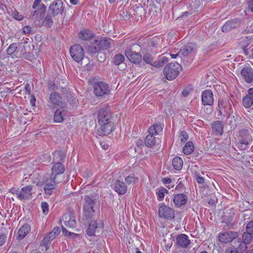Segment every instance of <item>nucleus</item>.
Listing matches in <instances>:
<instances>
[{
  "label": "nucleus",
  "instance_id": "obj_1",
  "mask_svg": "<svg viewBox=\"0 0 253 253\" xmlns=\"http://www.w3.org/2000/svg\"><path fill=\"white\" fill-rule=\"evenodd\" d=\"M65 171L64 165L59 162L55 163L51 169V173L44 182V190L46 196L53 194L57 185L61 183L64 179L63 174Z\"/></svg>",
  "mask_w": 253,
  "mask_h": 253
},
{
  "label": "nucleus",
  "instance_id": "obj_2",
  "mask_svg": "<svg viewBox=\"0 0 253 253\" xmlns=\"http://www.w3.org/2000/svg\"><path fill=\"white\" fill-rule=\"evenodd\" d=\"M111 39L94 40L91 45L88 47L87 51L89 53L93 54L100 50H106L111 46Z\"/></svg>",
  "mask_w": 253,
  "mask_h": 253
},
{
  "label": "nucleus",
  "instance_id": "obj_3",
  "mask_svg": "<svg viewBox=\"0 0 253 253\" xmlns=\"http://www.w3.org/2000/svg\"><path fill=\"white\" fill-rule=\"evenodd\" d=\"M181 68V66L178 63H169L165 67L164 74L167 80H173L178 75Z\"/></svg>",
  "mask_w": 253,
  "mask_h": 253
},
{
  "label": "nucleus",
  "instance_id": "obj_4",
  "mask_svg": "<svg viewBox=\"0 0 253 253\" xmlns=\"http://www.w3.org/2000/svg\"><path fill=\"white\" fill-rule=\"evenodd\" d=\"M218 109L220 116H227V117H229L232 112L231 104L229 100L219 99Z\"/></svg>",
  "mask_w": 253,
  "mask_h": 253
},
{
  "label": "nucleus",
  "instance_id": "obj_5",
  "mask_svg": "<svg viewBox=\"0 0 253 253\" xmlns=\"http://www.w3.org/2000/svg\"><path fill=\"white\" fill-rule=\"evenodd\" d=\"M241 139L237 143L236 146L240 150H243L247 149L248 145L252 141L253 139L249 131L247 130H241L240 131Z\"/></svg>",
  "mask_w": 253,
  "mask_h": 253
},
{
  "label": "nucleus",
  "instance_id": "obj_6",
  "mask_svg": "<svg viewBox=\"0 0 253 253\" xmlns=\"http://www.w3.org/2000/svg\"><path fill=\"white\" fill-rule=\"evenodd\" d=\"M93 92L97 96L103 97L110 93V87L104 82H97L94 84Z\"/></svg>",
  "mask_w": 253,
  "mask_h": 253
},
{
  "label": "nucleus",
  "instance_id": "obj_7",
  "mask_svg": "<svg viewBox=\"0 0 253 253\" xmlns=\"http://www.w3.org/2000/svg\"><path fill=\"white\" fill-rule=\"evenodd\" d=\"M137 45H133L132 47L126 48L125 50V54L127 58L132 63L134 64H139L142 60L141 55L133 50V47Z\"/></svg>",
  "mask_w": 253,
  "mask_h": 253
},
{
  "label": "nucleus",
  "instance_id": "obj_8",
  "mask_svg": "<svg viewBox=\"0 0 253 253\" xmlns=\"http://www.w3.org/2000/svg\"><path fill=\"white\" fill-rule=\"evenodd\" d=\"M159 215L165 219L171 220L175 217V212L173 209L165 205H161L159 209Z\"/></svg>",
  "mask_w": 253,
  "mask_h": 253
},
{
  "label": "nucleus",
  "instance_id": "obj_9",
  "mask_svg": "<svg viewBox=\"0 0 253 253\" xmlns=\"http://www.w3.org/2000/svg\"><path fill=\"white\" fill-rule=\"evenodd\" d=\"M70 53L73 59L77 62H79L84 58V51L80 44H75L71 46Z\"/></svg>",
  "mask_w": 253,
  "mask_h": 253
},
{
  "label": "nucleus",
  "instance_id": "obj_10",
  "mask_svg": "<svg viewBox=\"0 0 253 253\" xmlns=\"http://www.w3.org/2000/svg\"><path fill=\"white\" fill-rule=\"evenodd\" d=\"M49 12L53 16L62 14L64 11L63 2L61 0H54L50 4Z\"/></svg>",
  "mask_w": 253,
  "mask_h": 253
},
{
  "label": "nucleus",
  "instance_id": "obj_11",
  "mask_svg": "<svg viewBox=\"0 0 253 253\" xmlns=\"http://www.w3.org/2000/svg\"><path fill=\"white\" fill-rule=\"evenodd\" d=\"M242 79L248 84L253 83V68L250 65L242 68L240 71Z\"/></svg>",
  "mask_w": 253,
  "mask_h": 253
},
{
  "label": "nucleus",
  "instance_id": "obj_12",
  "mask_svg": "<svg viewBox=\"0 0 253 253\" xmlns=\"http://www.w3.org/2000/svg\"><path fill=\"white\" fill-rule=\"evenodd\" d=\"M239 236L238 232L235 231H228L221 232L218 234V238L220 242L227 244L232 242Z\"/></svg>",
  "mask_w": 253,
  "mask_h": 253
},
{
  "label": "nucleus",
  "instance_id": "obj_13",
  "mask_svg": "<svg viewBox=\"0 0 253 253\" xmlns=\"http://www.w3.org/2000/svg\"><path fill=\"white\" fill-rule=\"evenodd\" d=\"M99 127L97 130V134L100 136L107 135L111 133L115 126L112 122L99 124Z\"/></svg>",
  "mask_w": 253,
  "mask_h": 253
},
{
  "label": "nucleus",
  "instance_id": "obj_14",
  "mask_svg": "<svg viewBox=\"0 0 253 253\" xmlns=\"http://www.w3.org/2000/svg\"><path fill=\"white\" fill-rule=\"evenodd\" d=\"M104 224L102 222L97 221L91 222L86 230V234L89 236H95L96 233H99L103 228Z\"/></svg>",
  "mask_w": 253,
  "mask_h": 253
},
{
  "label": "nucleus",
  "instance_id": "obj_15",
  "mask_svg": "<svg viewBox=\"0 0 253 253\" xmlns=\"http://www.w3.org/2000/svg\"><path fill=\"white\" fill-rule=\"evenodd\" d=\"M62 108L56 109L54 115L53 121L55 123H60L63 121L64 117L67 115L66 105H61Z\"/></svg>",
  "mask_w": 253,
  "mask_h": 253
},
{
  "label": "nucleus",
  "instance_id": "obj_16",
  "mask_svg": "<svg viewBox=\"0 0 253 253\" xmlns=\"http://www.w3.org/2000/svg\"><path fill=\"white\" fill-rule=\"evenodd\" d=\"M202 102L204 105L211 106L213 104L214 99L212 91L206 90L202 93Z\"/></svg>",
  "mask_w": 253,
  "mask_h": 253
},
{
  "label": "nucleus",
  "instance_id": "obj_17",
  "mask_svg": "<svg viewBox=\"0 0 253 253\" xmlns=\"http://www.w3.org/2000/svg\"><path fill=\"white\" fill-rule=\"evenodd\" d=\"M111 115L107 109H101L98 113V123L102 124L104 123L111 122Z\"/></svg>",
  "mask_w": 253,
  "mask_h": 253
},
{
  "label": "nucleus",
  "instance_id": "obj_18",
  "mask_svg": "<svg viewBox=\"0 0 253 253\" xmlns=\"http://www.w3.org/2000/svg\"><path fill=\"white\" fill-rule=\"evenodd\" d=\"M62 219L65 225L67 227L73 228L76 225L75 217L71 212H68L64 214Z\"/></svg>",
  "mask_w": 253,
  "mask_h": 253
},
{
  "label": "nucleus",
  "instance_id": "obj_19",
  "mask_svg": "<svg viewBox=\"0 0 253 253\" xmlns=\"http://www.w3.org/2000/svg\"><path fill=\"white\" fill-rule=\"evenodd\" d=\"M242 104L246 108H250L253 105V87L248 90L247 93L242 99Z\"/></svg>",
  "mask_w": 253,
  "mask_h": 253
},
{
  "label": "nucleus",
  "instance_id": "obj_20",
  "mask_svg": "<svg viewBox=\"0 0 253 253\" xmlns=\"http://www.w3.org/2000/svg\"><path fill=\"white\" fill-rule=\"evenodd\" d=\"M190 244L188 236L184 234H181L176 237V245L183 248H187Z\"/></svg>",
  "mask_w": 253,
  "mask_h": 253
},
{
  "label": "nucleus",
  "instance_id": "obj_21",
  "mask_svg": "<svg viewBox=\"0 0 253 253\" xmlns=\"http://www.w3.org/2000/svg\"><path fill=\"white\" fill-rule=\"evenodd\" d=\"M232 247L234 248L237 253H244L248 248L247 245L239 238L234 242Z\"/></svg>",
  "mask_w": 253,
  "mask_h": 253
},
{
  "label": "nucleus",
  "instance_id": "obj_22",
  "mask_svg": "<svg viewBox=\"0 0 253 253\" xmlns=\"http://www.w3.org/2000/svg\"><path fill=\"white\" fill-rule=\"evenodd\" d=\"M32 186L31 185L24 187L18 194V198L21 200L30 198L32 195Z\"/></svg>",
  "mask_w": 253,
  "mask_h": 253
},
{
  "label": "nucleus",
  "instance_id": "obj_23",
  "mask_svg": "<svg viewBox=\"0 0 253 253\" xmlns=\"http://www.w3.org/2000/svg\"><path fill=\"white\" fill-rule=\"evenodd\" d=\"M115 190L120 195L126 194L127 191V187L125 183L120 180H117L114 183Z\"/></svg>",
  "mask_w": 253,
  "mask_h": 253
},
{
  "label": "nucleus",
  "instance_id": "obj_24",
  "mask_svg": "<svg viewBox=\"0 0 253 253\" xmlns=\"http://www.w3.org/2000/svg\"><path fill=\"white\" fill-rule=\"evenodd\" d=\"M45 7L44 5H41L37 10H35L32 15V18L33 19H35L37 21H40L42 19L44 16Z\"/></svg>",
  "mask_w": 253,
  "mask_h": 253
},
{
  "label": "nucleus",
  "instance_id": "obj_25",
  "mask_svg": "<svg viewBox=\"0 0 253 253\" xmlns=\"http://www.w3.org/2000/svg\"><path fill=\"white\" fill-rule=\"evenodd\" d=\"M187 200V196L184 194H178L175 195L173 201L175 206L177 207H180L185 205Z\"/></svg>",
  "mask_w": 253,
  "mask_h": 253
},
{
  "label": "nucleus",
  "instance_id": "obj_26",
  "mask_svg": "<svg viewBox=\"0 0 253 253\" xmlns=\"http://www.w3.org/2000/svg\"><path fill=\"white\" fill-rule=\"evenodd\" d=\"M239 22L237 19H233L227 21L223 25L222 30L223 32H228L232 29L235 28L239 26Z\"/></svg>",
  "mask_w": 253,
  "mask_h": 253
},
{
  "label": "nucleus",
  "instance_id": "obj_27",
  "mask_svg": "<svg viewBox=\"0 0 253 253\" xmlns=\"http://www.w3.org/2000/svg\"><path fill=\"white\" fill-rule=\"evenodd\" d=\"M234 215V212L232 210H227L222 216V222L225 223L227 225H231Z\"/></svg>",
  "mask_w": 253,
  "mask_h": 253
},
{
  "label": "nucleus",
  "instance_id": "obj_28",
  "mask_svg": "<svg viewBox=\"0 0 253 253\" xmlns=\"http://www.w3.org/2000/svg\"><path fill=\"white\" fill-rule=\"evenodd\" d=\"M50 101L55 105H58L61 106L65 103H62V98L60 94L56 92L51 93L49 96Z\"/></svg>",
  "mask_w": 253,
  "mask_h": 253
},
{
  "label": "nucleus",
  "instance_id": "obj_29",
  "mask_svg": "<svg viewBox=\"0 0 253 253\" xmlns=\"http://www.w3.org/2000/svg\"><path fill=\"white\" fill-rule=\"evenodd\" d=\"M31 227L28 224L23 225L18 230V237L22 239L24 238L30 231Z\"/></svg>",
  "mask_w": 253,
  "mask_h": 253
},
{
  "label": "nucleus",
  "instance_id": "obj_30",
  "mask_svg": "<svg viewBox=\"0 0 253 253\" xmlns=\"http://www.w3.org/2000/svg\"><path fill=\"white\" fill-rule=\"evenodd\" d=\"M158 140L159 139L156 138L155 135L148 134L145 139V144L147 147L151 148L157 143Z\"/></svg>",
  "mask_w": 253,
  "mask_h": 253
},
{
  "label": "nucleus",
  "instance_id": "obj_31",
  "mask_svg": "<svg viewBox=\"0 0 253 253\" xmlns=\"http://www.w3.org/2000/svg\"><path fill=\"white\" fill-rule=\"evenodd\" d=\"M24 90L23 91L24 92H25L26 95L28 94L29 95V98H30V102L32 106L34 107L35 106L36 103V97L33 95H30L31 93V88L30 85L28 84H26L24 86Z\"/></svg>",
  "mask_w": 253,
  "mask_h": 253
},
{
  "label": "nucleus",
  "instance_id": "obj_32",
  "mask_svg": "<svg viewBox=\"0 0 253 253\" xmlns=\"http://www.w3.org/2000/svg\"><path fill=\"white\" fill-rule=\"evenodd\" d=\"M163 127L160 124H155L150 127L148 132L149 134L153 135H157L162 132Z\"/></svg>",
  "mask_w": 253,
  "mask_h": 253
},
{
  "label": "nucleus",
  "instance_id": "obj_33",
  "mask_svg": "<svg viewBox=\"0 0 253 253\" xmlns=\"http://www.w3.org/2000/svg\"><path fill=\"white\" fill-rule=\"evenodd\" d=\"M93 33L88 30L81 31L78 34L79 38L82 40H88L93 37Z\"/></svg>",
  "mask_w": 253,
  "mask_h": 253
},
{
  "label": "nucleus",
  "instance_id": "obj_34",
  "mask_svg": "<svg viewBox=\"0 0 253 253\" xmlns=\"http://www.w3.org/2000/svg\"><path fill=\"white\" fill-rule=\"evenodd\" d=\"M223 125L220 121H216L212 125V129L216 134L221 135L223 132Z\"/></svg>",
  "mask_w": 253,
  "mask_h": 253
},
{
  "label": "nucleus",
  "instance_id": "obj_35",
  "mask_svg": "<svg viewBox=\"0 0 253 253\" xmlns=\"http://www.w3.org/2000/svg\"><path fill=\"white\" fill-rule=\"evenodd\" d=\"M172 164L173 168L176 170H180L183 166V160L179 157L173 158Z\"/></svg>",
  "mask_w": 253,
  "mask_h": 253
},
{
  "label": "nucleus",
  "instance_id": "obj_36",
  "mask_svg": "<svg viewBox=\"0 0 253 253\" xmlns=\"http://www.w3.org/2000/svg\"><path fill=\"white\" fill-rule=\"evenodd\" d=\"M194 150V145L192 141L187 142L183 148V152L185 155L191 154Z\"/></svg>",
  "mask_w": 253,
  "mask_h": 253
},
{
  "label": "nucleus",
  "instance_id": "obj_37",
  "mask_svg": "<svg viewBox=\"0 0 253 253\" xmlns=\"http://www.w3.org/2000/svg\"><path fill=\"white\" fill-rule=\"evenodd\" d=\"M168 192V190L161 187L157 189L156 195H157L158 200L159 201H162L165 197V193Z\"/></svg>",
  "mask_w": 253,
  "mask_h": 253
},
{
  "label": "nucleus",
  "instance_id": "obj_38",
  "mask_svg": "<svg viewBox=\"0 0 253 253\" xmlns=\"http://www.w3.org/2000/svg\"><path fill=\"white\" fill-rule=\"evenodd\" d=\"M84 211L85 216L87 218H91L94 212L93 207L84 206Z\"/></svg>",
  "mask_w": 253,
  "mask_h": 253
},
{
  "label": "nucleus",
  "instance_id": "obj_39",
  "mask_svg": "<svg viewBox=\"0 0 253 253\" xmlns=\"http://www.w3.org/2000/svg\"><path fill=\"white\" fill-rule=\"evenodd\" d=\"M125 60V57L123 54H117L113 58V62L116 65H119L123 63Z\"/></svg>",
  "mask_w": 253,
  "mask_h": 253
},
{
  "label": "nucleus",
  "instance_id": "obj_40",
  "mask_svg": "<svg viewBox=\"0 0 253 253\" xmlns=\"http://www.w3.org/2000/svg\"><path fill=\"white\" fill-rule=\"evenodd\" d=\"M168 61V58L166 57L161 58L157 61H153L152 66L156 67H161L164 65V64Z\"/></svg>",
  "mask_w": 253,
  "mask_h": 253
},
{
  "label": "nucleus",
  "instance_id": "obj_41",
  "mask_svg": "<svg viewBox=\"0 0 253 253\" xmlns=\"http://www.w3.org/2000/svg\"><path fill=\"white\" fill-rule=\"evenodd\" d=\"M125 182L127 184H134L138 181V177L134 176L133 174H131L125 178Z\"/></svg>",
  "mask_w": 253,
  "mask_h": 253
},
{
  "label": "nucleus",
  "instance_id": "obj_42",
  "mask_svg": "<svg viewBox=\"0 0 253 253\" xmlns=\"http://www.w3.org/2000/svg\"><path fill=\"white\" fill-rule=\"evenodd\" d=\"M193 46L191 45L186 46L182 50H180L181 54L184 56H188L193 50Z\"/></svg>",
  "mask_w": 253,
  "mask_h": 253
},
{
  "label": "nucleus",
  "instance_id": "obj_43",
  "mask_svg": "<svg viewBox=\"0 0 253 253\" xmlns=\"http://www.w3.org/2000/svg\"><path fill=\"white\" fill-rule=\"evenodd\" d=\"M252 235L248 232L244 233L242 236V242H244L247 245L249 244L252 240Z\"/></svg>",
  "mask_w": 253,
  "mask_h": 253
},
{
  "label": "nucleus",
  "instance_id": "obj_44",
  "mask_svg": "<svg viewBox=\"0 0 253 253\" xmlns=\"http://www.w3.org/2000/svg\"><path fill=\"white\" fill-rule=\"evenodd\" d=\"M16 51V45L15 43H12L10 45L7 49V53L9 55H11V57L13 58L15 56V52Z\"/></svg>",
  "mask_w": 253,
  "mask_h": 253
},
{
  "label": "nucleus",
  "instance_id": "obj_45",
  "mask_svg": "<svg viewBox=\"0 0 253 253\" xmlns=\"http://www.w3.org/2000/svg\"><path fill=\"white\" fill-rule=\"evenodd\" d=\"M51 241H50L46 236L44 238L42 242L41 245L44 247V249H42V251H46L50 244Z\"/></svg>",
  "mask_w": 253,
  "mask_h": 253
},
{
  "label": "nucleus",
  "instance_id": "obj_46",
  "mask_svg": "<svg viewBox=\"0 0 253 253\" xmlns=\"http://www.w3.org/2000/svg\"><path fill=\"white\" fill-rule=\"evenodd\" d=\"M143 60L147 64L152 65L153 62V60L152 56L149 54L147 53L144 55L143 56Z\"/></svg>",
  "mask_w": 253,
  "mask_h": 253
},
{
  "label": "nucleus",
  "instance_id": "obj_47",
  "mask_svg": "<svg viewBox=\"0 0 253 253\" xmlns=\"http://www.w3.org/2000/svg\"><path fill=\"white\" fill-rule=\"evenodd\" d=\"M43 24L47 27H50L53 24V20L50 16H46L43 21Z\"/></svg>",
  "mask_w": 253,
  "mask_h": 253
},
{
  "label": "nucleus",
  "instance_id": "obj_48",
  "mask_svg": "<svg viewBox=\"0 0 253 253\" xmlns=\"http://www.w3.org/2000/svg\"><path fill=\"white\" fill-rule=\"evenodd\" d=\"M84 200L85 203L84 206L93 207V205H94V201L91 198L87 196L84 198Z\"/></svg>",
  "mask_w": 253,
  "mask_h": 253
},
{
  "label": "nucleus",
  "instance_id": "obj_49",
  "mask_svg": "<svg viewBox=\"0 0 253 253\" xmlns=\"http://www.w3.org/2000/svg\"><path fill=\"white\" fill-rule=\"evenodd\" d=\"M180 140L182 142H185L189 138L188 133L185 131H181L179 134Z\"/></svg>",
  "mask_w": 253,
  "mask_h": 253
},
{
  "label": "nucleus",
  "instance_id": "obj_50",
  "mask_svg": "<svg viewBox=\"0 0 253 253\" xmlns=\"http://www.w3.org/2000/svg\"><path fill=\"white\" fill-rule=\"evenodd\" d=\"M247 232L253 234V220L250 221L246 226Z\"/></svg>",
  "mask_w": 253,
  "mask_h": 253
},
{
  "label": "nucleus",
  "instance_id": "obj_51",
  "mask_svg": "<svg viewBox=\"0 0 253 253\" xmlns=\"http://www.w3.org/2000/svg\"><path fill=\"white\" fill-rule=\"evenodd\" d=\"M41 208L44 214H46L48 212V205L46 202L41 203Z\"/></svg>",
  "mask_w": 253,
  "mask_h": 253
},
{
  "label": "nucleus",
  "instance_id": "obj_52",
  "mask_svg": "<svg viewBox=\"0 0 253 253\" xmlns=\"http://www.w3.org/2000/svg\"><path fill=\"white\" fill-rule=\"evenodd\" d=\"M7 240V235L4 233L0 234V247L3 245Z\"/></svg>",
  "mask_w": 253,
  "mask_h": 253
},
{
  "label": "nucleus",
  "instance_id": "obj_53",
  "mask_svg": "<svg viewBox=\"0 0 253 253\" xmlns=\"http://www.w3.org/2000/svg\"><path fill=\"white\" fill-rule=\"evenodd\" d=\"M241 47L245 48L249 45V40L247 38L243 39L240 42Z\"/></svg>",
  "mask_w": 253,
  "mask_h": 253
},
{
  "label": "nucleus",
  "instance_id": "obj_54",
  "mask_svg": "<svg viewBox=\"0 0 253 253\" xmlns=\"http://www.w3.org/2000/svg\"><path fill=\"white\" fill-rule=\"evenodd\" d=\"M60 232H61L60 229L58 226H56V227H54L52 231H51V232L53 234V235H55V236H56V237L58 235H59V234L60 233Z\"/></svg>",
  "mask_w": 253,
  "mask_h": 253
},
{
  "label": "nucleus",
  "instance_id": "obj_55",
  "mask_svg": "<svg viewBox=\"0 0 253 253\" xmlns=\"http://www.w3.org/2000/svg\"><path fill=\"white\" fill-rule=\"evenodd\" d=\"M195 178L198 183L203 184L205 182V179L203 177L195 174Z\"/></svg>",
  "mask_w": 253,
  "mask_h": 253
},
{
  "label": "nucleus",
  "instance_id": "obj_56",
  "mask_svg": "<svg viewBox=\"0 0 253 253\" xmlns=\"http://www.w3.org/2000/svg\"><path fill=\"white\" fill-rule=\"evenodd\" d=\"M225 253H237V252L232 246H231L226 249Z\"/></svg>",
  "mask_w": 253,
  "mask_h": 253
},
{
  "label": "nucleus",
  "instance_id": "obj_57",
  "mask_svg": "<svg viewBox=\"0 0 253 253\" xmlns=\"http://www.w3.org/2000/svg\"><path fill=\"white\" fill-rule=\"evenodd\" d=\"M162 182L165 185L169 184L171 182V180L170 178L165 177L163 178Z\"/></svg>",
  "mask_w": 253,
  "mask_h": 253
},
{
  "label": "nucleus",
  "instance_id": "obj_58",
  "mask_svg": "<svg viewBox=\"0 0 253 253\" xmlns=\"http://www.w3.org/2000/svg\"><path fill=\"white\" fill-rule=\"evenodd\" d=\"M46 237L50 240V241H52L53 240V239H54L55 238H56V236H55V235H53V234L50 232H49L46 236Z\"/></svg>",
  "mask_w": 253,
  "mask_h": 253
},
{
  "label": "nucleus",
  "instance_id": "obj_59",
  "mask_svg": "<svg viewBox=\"0 0 253 253\" xmlns=\"http://www.w3.org/2000/svg\"><path fill=\"white\" fill-rule=\"evenodd\" d=\"M31 28L29 26H25L23 28V32L25 34L29 33L31 32Z\"/></svg>",
  "mask_w": 253,
  "mask_h": 253
},
{
  "label": "nucleus",
  "instance_id": "obj_60",
  "mask_svg": "<svg viewBox=\"0 0 253 253\" xmlns=\"http://www.w3.org/2000/svg\"><path fill=\"white\" fill-rule=\"evenodd\" d=\"M42 0H35L34 3L33 5V8L36 9L37 6L39 5Z\"/></svg>",
  "mask_w": 253,
  "mask_h": 253
},
{
  "label": "nucleus",
  "instance_id": "obj_61",
  "mask_svg": "<svg viewBox=\"0 0 253 253\" xmlns=\"http://www.w3.org/2000/svg\"><path fill=\"white\" fill-rule=\"evenodd\" d=\"M180 54H181L180 50L176 54L170 53V55L171 58L175 59Z\"/></svg>",
  "mask_w": 253,
  "mask_h": 253
},
{
  "label": "nucleus",
  "instance_id": "obj_62",
  "mask_svg": "<svg viewBox=\"0 0 253 253\" xmlns=\"http://www.w3.org/2000/svg\"><path fill=\"white\" fill-rule=\"evenodd\" d=\"M249 7L253 12V0L249 3Z\"/></svg>",
  "mask_w": 253,
  "mask_h": 253
},
{
  "label": "nucleus",
  "instance_id": "obj_63",
  "mask_svg": "<svg viewBox=\"0 0 253 253\" xmlns=\"http://www.w3.org/2000/svg\"><path fill=\"white\" fill-rule=\"evenodd\" d=\"M143 141L141 139L138 140L136 142L137 145L139 147L143 146Z\"/></svg>",
  "mask_w": 253,
  "mask_h": 253
},
{
  "label": "nucleus",
  "instance_id": "obj_64",
  "mask_svg": "<svg viewBox=\"0 0 253 253\" xmlns=\"http://www.w3.org/2000/svg\"><path fill=\"white\" fill-rule=\"evenodd\" d=\"M188 93H189L186 90H183V91L182 92V94L183 96H187L188 95Z\"/></svg>",
  "mask_w": 253,
  "mask_h": 253
}]
</instances>
